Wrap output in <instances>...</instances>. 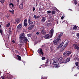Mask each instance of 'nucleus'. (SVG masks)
Instances as JSON below:
<instances>
[{
	"label": "nucleus",
	"instance_id": "1",
	"mask_svg": "<svg viewBox=\"0 0 79 79\" xmlns=\"http://www.w3.org/2000/svg\"><path fill=\"white\" fill-rule=\"evenodd\" d=\"M19 42L20 43H22V44H25V43H27L29 42V40L27 38V37H26L25 34L23 33L22 34L19 35Z\"/></svg>",
	"mask_w": 79,
	"mask_h": 79
},
{
	"label": "nucleus",
	"instance_id": "2",
	"mask_svg": "<svg viewBox=\"0 0 79 79\" xmlns=\"http://www.w3.org/2000/svg\"><path fill=\"white\" fill-rule=\"evenodd\" d=\"M54 33V30L53 29H51V30L50 31V34H47L44 36V38L45 39H50V38H52V36L53 35V33Z\"/></svg>",
	"mask_w": 79,
	"mask_h": 79
},
{
	"label": "nucleus",
	"instance_id": "3",
	"mask_svg": "<svg viewBox=\"0 0 79 79\" xmlns=\"http://www.w3.org/2000/svg\"><path fill=\"white\" fill-rule=\"evenodd\" d=\"M52 64L53 65H52V67H53V68H54V67H55V68H59V67H60V64H59V63H58L56 60H53Z\"/></svg>",
	"mask_w": 79,
	"mask_h": 79
},
{
	"label": "nucleus",
	"instance_id": "4",
	"mask_svg": "<svg viewBox=\"0 0 79 79\" xmlns=\"http://www.w3.org/2000/svg\"><path fill=\"white\" fill-rule=\"evenodd\" d=\"M61 42V40L60 39V38H57L54 41H53L52 43L54 45H58V44H60L59 43H60Z\"/></svg>",
	"mask_w": 79,
	"mask_h": 79
},
{
	"label": "nucleus",
	"instance_id": "5",
	"mask_svg": "<svg viewBox=\"0 0 79 79\" xmlns=\"http://www.w3.org/2000/svg\"><path fill=\"white\" fill-rule=\"evenodd\" d=\"M71 54V51H66L63 53V55L64 56H68L69 55Z\"/></svg>",
	"mask_w": 79,
	"mask_h": 79
},
{
	"label": "nucleus",
	"instance_id": "6",
	"mask_svg": "<svg viewBox=\"0 0 79 79\" xmlns=\"http://www.w3.org/2000/svg\"><path fill=\"white\" fill-rule=\"evenodd\" d=\"M37 52L38 53H39L40 56H41V54L42 55L44 54V52H43V50L42 49H38Z\"/></svg>",
	"mask_w": 79,
	"mask_h": 79
},
{
	"label": "nucleus",
	"instance_id": "7",
	"mask_svg": "<svg viewBox=\"0 0 79 79\" xmlns=\"http://www.w3.org/2000/svg\"><path fill=\"white\" fill-rule=\"evenodd\" d=\"M41 33L43 35H45L46 34V31L43 28H42L41 29Z\"/></svg>",
	"mask_w": 79,
	"mask_h": 79
},
{
	"label": "nucleus",
	"instance_id": "8",
	"mask_svg": "<svg viewBox=\"0 0 79 79\" xmlns=\"http://www.w3.org/2000/svg\"><path fill=\"white\" fill-rule=\"evenodd\" d=\"M73 47L76 49V50H79V47L77 44H73Z\"/></svg>",
	"mask_w": 79,
	"mask_h": 79
},
{
	"label": "nucleus",
	"instance_id": "9",
	"mask_svg": "<svg viewBox=\"0 0 79 79\" xmlns=\"http://www.w3.org/2000/svg\"><path fill=\"white\" fill-rule=\"evenodd\" d=\"M34 25H32L31 26H29L27 28L28 31H31V29H32V28L34 27Z\"/></svg>",
	"mask_w": 79,
	"mask_h": 79
},
{
	"label": "nucleus",
	"instance_id": "10",
	"mask_svg": "<svg viewBox=\"0 0 79 79\" xmlns=\"http://www.w3.org/2000/svg\"><path fill=\"white\" fill-rule=\"evenodd\" d=\"M64 44V42H63L61 43L57 47L58 49H59V48H61V47H62L63 45Z\"/></svg>",
	"mask_w": 79,
	"mask_h": 79
},
{
	"label": "nucleus",
	"instance_id": "11",
	"mask_svg": "<svg viewBox=\"0 0 79 79\" xmlns=\"http://www.w3.org/2000/svg\"><path fill=\"white\" fill-rule=\"evenodd\" d=\"M19 9H23V4L21 3L19 6Z\"/></svg>",
	"mask_w": 79,
	"mask_h": 79
},
{
	"label": "nucleus",
	"instance_id": "12",
	"mask_svg": "<svg viewBox=\"0 0 79 79\" xmlns=\"http://www.w3.org/2000/svg\"><path fill=\"white\" fill-rule=\"evenodd\" d=\"M63 60V57H60L58 59V61H59V62H60V63H61L62 60Z\"/></svg>",
	"mask_w": 79,
	"mask_h": 79
},
{
	"label": "nucleus",
	"instance_id": "13",
	"mask_svg": "<svg viewBox=\"0 0 79 79\" xmlns=\"http://www.w3.org/2000/svg\"><path fill=\"white\" fill-rule=\"evenodd\" d=\"M15 21L18 23H19L21 21V20L19 19L16 18L15 19Z\"/></svg>",
	"mask_w": 79,
	"mask_h": 79
},
{
	"label": "nucleus",
	"instance_id": "14",
	"mask_svg": "<svg viewBox=\"0 0 79 79\" xmlns=\"http://www.w3.org/2000/svg\"><path fill=\"white\" fill-rule=\"evenodd\" d=\"M22 23L20 24L17 27V28L19 29H21V27H22Z\"/></svg>",
	"mask_w": 79,
	"mask_h": 79
},
{
	"label": "nucleus",
	"instance_id": "15",
	"mask_svg": "<svg viewBox=\"0 0 79 79\" xmlns=\"http://www.w3.org/2000/svg\"><path fill=\"white\" fill-rule=\"evenodd\" d=\"M34 17L35 19H39L40 18V16L39 15H37L36 16L35 15Z\"/></svg>",
	"mask_w": 79,
	"mask_h": 79
},
{
	"label": "nucleus",
	"instance_id": "16",
	"mask_svg": "<svg viewBox=\"0 0 79 79\" xmlns=\"http://www.w3.org/2000/svg\"><path fill=\"white\" fill-rule=\"evenodd\" d=\"M45 20H46L45 17H43L42 18L41 21H42L43 23L45 22Z\"/></svg>",
	"mask_w": 79,
	"mask_h": 79
},
{
	"label": "nucleus",
	"instance_id": "17",
	"mask_svg": "<svg viewBox=\"0 0 79 79\" xmlns=\"http://www.w3.org/2000/svg\"><path fill=\"white\" fill-rule=\"evenodd\" d=\"M68 43L67 42L65 44H64L63 46V48H65L68 46Z\"/></svg>",
	"mask_w": 79,
	"mask_h": 79
},
{
	"label": "nucleus",
	"instance_id": "18",
	"mask_svg": "<svg viewBox=\"0 0 79 79\" xmlns=\"http://www.w3.org/2000/svg\"><path fill=\"white\" fill-rule=\"evenodd\" d=\"M11 5H12V7H14V4H13V3H10V4H9V6L10 7V8H11V9H12V8H11Z\"/></svg>",
	"mask_w": 79,
	"mask_h": 79
},
{
	"label": "nucleus",
	"instance_id": "19",
	"mask_svg": "<svg viewBox=\"0 0 79 79\" xmlns=\"http://www.w3.org/2000/svg\"><path fill=\"white\" fill-rule=\"evenodd\" d=\"M17 57L19 60V61L21 60V56H19V55H17Z\"/></svg>",
	"mask_w": 79,
	"mask_h": 79
},
{
	"label": "nucleus",
	"instance_id": "20",
	"mask_svg": "<svg viewBox=\"0 0 79 79\" xmlns=\"http://www.w3.org/2000/svg\"><path fill=\"white\" fill-rule=\"evenodd\" d=\"M63 35V33H61L60 35H58L59 39H60V37H61V36H62Z\"/></svg>",
	"mask_w": 79,
	"mask_h": 79
},
{
	"label": "nucleus",
	"instance_id": "21",
	"mask_svg": "<svg viewBox=\"0 0 79 79\" xmlns=\"http://www.w3.org/2000/svg\"><path fill=\"white\" fill-rule=\"evenodd\" d=\"M6 78H7V77H8V76H7V77H5V75H3V76H1V78L2 79H5V78H6Z\"/></svg>",
	"mask_w": 79,
	"mask_h": 79
},
{
	"label": "nucleus",
	"instance_id": "22",
	"mask_svg": "<svg viewBox=\"0 0 79 79\" xmlns=\"http://www.w3.org/2000/svg\"><path fill=\"white\" fill-rule=\"evenodd\" d=\"M70 60H71V58L70 57L68 58L67 59H66V61L67 63V62H69L70 61Z\"/></svg>",
	"mask_w": 79,
	"mask_h": 79
},
{
	"label": "nucleus",
	"instance_id": "23",
	"mask_svg": "<svg viewBox=\"0 0 79 79\" xmlns=\"http://www.w3.org/2000/svg\"><path fill=\"white\" fill-rule=\"evenodd\" d=\"M28 23L30 25H32V24H33V22L32 21H30L28 22Z\"/></svg>",
	"mask_w": 79,
	"mask_h": 79
},
{
	"label": "nucleus",
	"instance_id": "24",
	"mask_svg": "<svg viewBox=\"0 0 79 79\" xmlns=\"http://www.w3.org/2000/svg\"><path fill=\"white\" fill-rule=\"evenodd\" d=\"M67 62H66V60H64L63 61H62L61 63H60V64H63V63H66Z\"/></svg>",
	"mask_w": 79,
	"mask_h": 79
},
{
	"label": "nucleus",
	"instance_id": "25",
	"mask_svg": "<svg viewBox=\"0 0 79 79\" xmlns=\"http://www.w3.org/2000/svg\"><path fill=\"white\" fill-rule=\"evenodd\" d=\"M78 57H79L78 56L76 55L74 58L75 60H77L78 59Z\"/></svg>",
	"mask_w": 79,
	"mask_h": 79
},
{
	"label": "nucleus",
	"instance_id": "26",
	"mask_svg": "<svg viewBox=\"0 0 79 79\" xmlns=\"http://www.w3.org/2000/svg\"><path fill=\"white\" fill-rule=\"evenodd\" d=\"M52 15H55V13H56V11H55V10H53L52 11Z\"/></svg>",
	"mask_w": 79,
	"mask_h": 79
},
{
	"label": "nucleus",
	"instance_id": "27",
	"mask_svg": "<svg viewBox=\"0 0 79 79\" xmlns=\"http://www.w3.org/2000/svg\"><path fill=\"white\" fill-rule=\"evenodd\" d=\"M3 30L0 28V33L2 35V34H3Z\"/></svg>",
	"mask_w": 79,
	"mask_h": 79
},
{
	"label": "nucleus",
	"instance_id": "28",
	"mask_svg": "<svg viewBox=\"0 0 79 79\" xmlns=\"http://www.w3.org/2000/svg\"><path fill=\"white\" fill-rule=\"evenodd\" d=\"M5 0H0V2L3 4V3L5 2Z\"/></svg>",
	"mask_w": 79,
	"mask_h": 79
},
{
	"label": "nucleus",
	"instance_id": "29",
	"mask_svg": "<svg viewBox=\"0 0 79 79\" xmlns=\"http://www.w3.org/2000/svg\"><path fill=\"white\" fill-rule=\"evenodd\" d=\"M32 21V20L31 19V17L29 16V17L28 22H29V21Z\"/></svg>",
	"mask_w": 79,
	"mask_h": 79
},
{
	"label": "nucleus",
	"instance_id": "30",
	"mask_svg": "<svg viewBox=\"0 0 79 79\" xmlns=\"http://www.w3.org/2000/svg\"><path fill=\"white\" fill-rule=\"evenodd\" d=\"M64 50V48H61L60 50V52H62L63 51V50Z\"/></svg>",
	"mask_w": 79,
	"mask_h": 79
},
{
	"label": "nucleus",
	"instance_id": "31",
	"mask_svg": "<svg viewBox=\"0 0 79 79\" xmlns=\"http://www.w3.org/2000/svg\"><path fill=\"white\" fill-rule=\"evenodd\" d=\"M74 3L75 5L77 4V0H74Z\"/></svg>",
	"mask_w": 79,
	"mask_h": 79
},
{
	"label": "nucleus",
	"instance_id": "32",
	"mask_svg": "<svg viewBox=\"0 0 79 79\" xmlns=\"http://www.w3.org/2000/svg\"><path fill=\"white\" fill-rule=\"evenodd\" d=\"M8 32H9V33H10V32H11V27H10L9 28V29Z\"/></svg>",
	"mask_w": 79,
	"mask_h": 79
},
{
	"label": "nucleus",
	"instance_id": "33",
	"mask_svg": "<svg viewBox=\"0 0 79 79\" xmlns=\"http://www.w3.org/2000/svg\"><path fill=\"white\" fill-rule=\"evenodd\" d=\"M9 12L12 13V14H14V13H15L14 10H9Z\"/></svg>",
	"mask_w": 79,
	"mask_h": 79
},
{
	"label": "nucleus",
	"instance_id": "34",
	"mask_svg": "<svg viewBox=\"0 0 79 79\" xmlns=\"http://www.w3.org/2000/svg\"><path fill=\"white\" fill-rule=\"evenodd\" d=\"M10 23H8V24H6V27H10Z\"/></svg>",
	"mask_w": 79,
	"mask_h": 79
},
{
	"label": "nucleus",
	"instance_id": "35",
	"mask_svg": "<svg viewBox=\"0 0 79 79\" xmlns=\"http://www.w3.org/2000/svg\"><path fill=\"white\" fill-rule=\"evenodd\" d=\"M75 65L76 66H79V62H77L75 63Z\"/></svg>",
	"mask_w": 79,
	"mask_h": 79
},
{
	"label": "nucleus",
	"instance_id": "36",
	"mask_svg": "<svg viewBox=\"0 0 79 79\" xmlns=\"http://www.w3.org/2000/svg\"><path fill=\"white\" fill-rule=\"evenodd\" d=\"M47 26H48V27H50L52 26V24L51 23H48L47 24Z\"/></svg>",
	"mask_w": 79,
	"mask_h": 79
},
{
	"label": "nucleus",
	"instance_id": "37",
	"mask_svg": "<svg viewBox=\"0 0 79 79\" xmlns=\"http://www.w3.org/2000/svg\"><path fill=\"white\" fill-rule=\"evenodd\" d=\"M23 24H24V26H25V27H27V23H23Z\"/></svg>",
	"mask_w": 79,
	"mask_h": 79
},
{
	"label": "nucleus",
	"instance_id": "38",
	"mask_svg": "<svg viewBox=\"0 0 79 79\" xmlns=\"http://www.w3.org/2000/svg\"><path fill=\"white\" fill-rule=\"evenodd\" d=\"M73 29H74L75 30H76L77 29V27L76 26H74L73 27Z\"/></svg>",
	"mask_w": 79,
	"mask_h": 79
},
{
	"label": "nucleus",
	"instance_id": "39",
	"mask_svg": "<svg viewBox=\"0 0 79 79\" xmlns=\"http://www.w3.org/2000/svg\"><path fill=\"white\" fill-rule=\"evenodd\" d=\"M39 10L40 12H42V8H41V7L39 8Z\"/></svg>",
	"mask_w": 79,
	"mask_h": 79
},
{
	"label": "nucleus",
	"instance_id": "40",
	"mask_svg": "<svg viewBox=\"0 0 79 79\" xmlns=\"http://www.w3.org/2000/svg\"><path fill=\"white\" fill-rule=\"evenodd\" d=\"M77 36L79 38V33H77Z\"/></svg>",
	"mask_w": 79,
	"mask_h": 79
},
{
	"label": "nucleus",
	"instance_id": "41",
	"mask_svg": "<svg viewBox=\"0 0 79 79\" xmlns=\"http://www.w3.org/2000/svg\"><path fill=\"white\" fill-rule=\"evenodd\" d=\"M49 19L51 20V21H52V19H53V18L52 17H50V16H49Z\"/></svg>",
	"mask_w": 79,
	"mask_h": 79
},
{
	"label": "nucleus",
	"instance_id": "42",
	"mask_svg": "<svg viewBox=\"0 0 79 79\" xmlns=\"http://www.w3.org/2000/svg\"><path fill=\"white\" fill-rule=\"evenodd\" d=\"M27 35L28 36V37H31V34H30Z\"/></svg>",
	"mask_w": 79,
	"mask_h": 79
},
{
	"label": "nucleus",
	"instance_id": "43",
	"mask_svg": "<svg viewBox=\"0 0 79 79\" xmlns=\"http://www.w3.org/2000/svg\"><path fill=\"white\" fill-rule=\"evenodd\" d=\"M27 23V19H26L24 20V23Z\"/></svg>",
	"mask_w": 79,
	"mask_h": 79
},
{
	"label": "nucleus",
	"instance_id": "44",
	"mask_svg": "<svg viewBox=\"0 0 79 79\" xmlns=\"http://www.w3.org/2000/svg\"><path fill=\"white\" fill-rule=\"evenodd\" d=\"M45 57H42L41 59L42 60H45Z\"/></svg>",
	"mask_w": 79,
	"mask_h": 79
},
{
	"label": "nucleus",
	"instance_id": "45",
	"mask_svg": "<svg viewBox=\"0 0 79 79\" xmlns=\"http://www.w3.org/2000/svg\"><path fill=\"white\" fill-rule=\"evenodd\" d=\"M35 8L34 7H33V11H35Z\"/></svg>",
	"mask_w": 79,
	"mask_h": 79
},
{
	"label": "nucleus",
	"instance_id": "46",
	"mask_svg": "<svg viewBox=\"0 0 79 79\" xmlns=\"http://www.w3.org/2000/svg\"><path fill=\"white\" fill-rule=\"evenodd\" d=\"M41 79H47V78H45V77H42V78H41Z\"/></svg>",
	"mask_w": 79,
	"mask_h": 79
},
{
	"label": "nucleus",
	"instance_id": "47",
	"mask_svg": "<svg viewBox=\"0 0 79 79\" xmlns=\"http://www.w3.org/2000/svg\"><path fill=\"white\" fill-rule=\"evenodd\" d=\"M47 13H51V11L48 10V11H47Z\"/></svg>",
	"mask_w": 79,
	"mask_h": 79
},
{
	"label": "nucleus",
	"instance_id": "48",
	"mask_svg": "<svg viewBox=\"0 0 79 79\" xmlns=\"http://www.w3.org/2000/svg\"><path fill=\"white\" fill-rule=\"evenodd\" d=\"M48 63V59H47L46 60V63Z\"/></svg>",
	"mask_w": 79,
	"mask_h": 79
},
{
	"label": "nucleus",
	"instance_id": "49",
	"mask_svg": "<svg viewBox=\"0 0 79 79\" xmlns=\"http://www.w3.org/2000/svg\"><path fill=\"white\" fill-rule=\"evenodd\" d=\"M64 18V16H62L61 18V19H63Z\"/></svg>",
	"mask_w": 79,
	"mask_h": 79
},
{
	"label": "nucleus",
	"instance_id": "50",
	"mask_svg": "<svg viewBox=\"0 0 79 79\" xmlns=\"http://www.w3.org/2000/svg\"><path fill=\"white\" fill-rule=\"evenodd\" d=\"M12 42L13 43V44H15V40H13L12 41Z\"/></svg>",
	"mask_w": 79,
	"mask_h": 79
},
{
	"label": "nucleus",
	"instance_id": "51",
	"mask_svg": "<svg viewBox=\"0 0 79 79\" xmlns=\"http://www.w3.org/2000/svg\"><path fill=\"white\" fill-rule=\"evenodd\" d=\"M14 58H16V55L15 54H14Z\"/></svg>",
	"mask_w": 79,
	"mask_h": 79
},
{
	"label": "nucleus",
	"instance_id": "52",
	"mask_svg": "<svg viewBox=\"0 0 79 79\" xmlns=\"http://www.w3.org/2000/svg\"><path fill=\"white\" fill-rule=\"evenodd\" d=\"M77 69H79V65H78V66H77Z\"/></svg>",
	"mask_w": 79,
	"mask_h": 79
},
{
	"label": "nucleus",
	"instance_id": "53",
	"mask_svg": "<svg viewBox=\"0 0 79 79\" xmlns=\"http://www.w3.org/2000/svg\"><path fill=\"white\" fill-rule=\"evenodd\" d=\"M36 34H37V35H39V32H37L36 33Z\"/></svg>",
	"mask_w": 79,
	"mask_h": 79
},
{
	"label": "nucleus",
	"instance_id": "54",
	"mask_svg": "<svg viewBox=\"0 0 79 79\" xmlns=\"http://www.w3.org/2000/svg\"><path fill=\"white\" fill-rule=\"evenodd\" d=\"M48 22H51V20H48Z\"/></svg>",
	"mask_w": 79,
	"mask_h": 79
},
{
	"label": "nucleus",
	"instance_id": "55",
	"mask_svg": "<svg viewBox=\"0 0 79 79\" xmlns=\"http://www.w3.org/2000/svg\"><path fill=\"white\" fill-rule=\"evenodd\" d=\"M8 40H9V41H10V36H9L8 37Z\"/></svg>",
	"mask_w": 79,
	"mask_h": 79
},
{
	"label": "nucleus",
	"instance_id": "56",
	"mask_svg": "<svg viewBox=\"0 0 79 79\" xmlns=\"http://www.w3.org/2000/svg\"><path fill=\"white\" fill-rule=\"evenodd\" d=\"M0 28L2 29V26H1V25L0 24Z\"/></svg>",
	"mask_w": 79,
	"mask_h": 79
},
{
	"label": "nucleus",
	"instance_id": "57",
	"mask_svg": "<svg viewBox=\"0 0 79 79\" xmlns=\"http://www.w3.org/2000/svg\"><path fill=\"white\" fill-rule=\"evenodd\" d=\"M69 10H70V11H72V9H69Z\"/></svg>",
	"mask_w": 79,
	"mask_h": 79
},
{
	"label": "nucleus",
	"instance_id": "58",
	"mask_svg": "<svg viewBox=\"0 0 79 79\" xmlns=\"http://www.w3.org/2000/svg\"><path fill=\"white\" fill-rule=\"evenodd\" d=\"M50 50H51V51H52V48H50Z\"/></svg>",
	"mask_w": 79,
	"mask_h": 79
},
{
	"label": "nucleus",
	"instance_id": "59",
	"mask_svg": "<svg viewBox=\"0 0 79 79\" xmlns=\"http://www.w3.org/2000/svg\"><path fill=\"white\" fill-rule=\"evenodd\" d=\"M19 0H17V2H18V3H19Z\"/></svg>",
	"mask_w": 79,
	"mask_h": 79
},
{
	"label": "nucleus",
	"instance_id": "60",
	"mask_svg": "<svg viewBox=\"0 0 79 79\" xmlns=\"http://www.w3.org/2000/svg\"><path fill=\"white\" fill-rule=\"evenodd\" d=\"M76 67V66H74V67H73V69H74V68H75Z\"/></svg>",
	"mask_w": 79,
	"mask_h": 79
},
{
	"label": "nucleus",
	"instance_id": "61",
	"mask_svg": "<svg viewBox=\"0 0 79 79\" xmlns=\"http://www.w3.org/2000/svg\"><path fill=\"white\" fill-rule=\"evenodd\" d=\"M57 24H58V22L57 21Z\"/></svg>",
	"mask_w": 79,
	"mask_h": 79
},
{
	"label": "nucleus",
	"instance_id": "62",
	"mask_svg": "<svg viewBox=\"0 0 79 79\" xmlns=\"http://www.w3.org/2000/svg\"><path fill=\"white\" fill-rule=\"evenodd\" d=\"M19 45H20V47H21V46H22V45L21 44Z\"/></svg>",
	"mask_w": 79,
	"mask_h": 79
},
{
	"label": "nucleus",
	"instance_id": "63",
	"mask_svg": "<svg viewBox=\"0 0 79 79\" xmlns=\"http://www.w3.org/2000/svg\"><path fill=\"white\" fill-rule=\"evenodd\" d=\"M25 63V62H23V63H24V65H25V64H24Z\"/></svg>",
	"mask_w": 79,
	"mask_h": 79
},
{
	"label": "nucleus",
	"instance_id": "64",
	"mask_svg": "<svg viewBox=\"0 0 79 79\" xmlns=\"http://www.w3.org/2000/svg\"><path fill=\"white\" fill-rule=\"evenodd\" d=\"M65 21H66L64 20V21H63V22H65Z\"/></svg>",
	"mask_w": 79,
	"mask_h": 79
}]
</instances>
